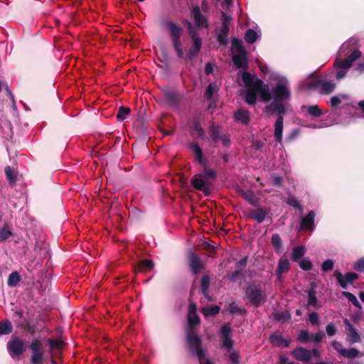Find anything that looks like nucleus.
I'll return each mask as SVG.
<instances>
[{
  "mask_svg": "<svg viewBox=\"0 0 364 364\" xmlns=\"http://www.w3.org/2000/svg\"><path fill=\"white\" fill-rule=\"evenodd\" d=\"M318 85L321 87V93L323 95H329L333 92L336 87L335 83L331 81L318 80L315 83L311 85V88L316 87Z\"/></svg>",
  "mask_w": 364,
  "mask_h": 364,
  "instance_id": "obj_18",
  "label": "nucleus"
},
{
  "mask_svg": "<svg viewBox=\"0 0 364 364\" xmlns=\"http://www.w3.org/2000/svg\"><path fill=\"white\" fill-rule=\"evenodd\" d=\"M274 318L279 322H286L291 318V314L287 311H278L274 314Z\"/></svg>",
  "mask_w": 364,
  "mask_h": 364,
  "instance_id": "obj_47",
  "label": "nucleus"
},
{
  "mask_svg": "<svg viewBox=\"0 0 364 364\" xmlns=\"http://www.w3.org/2000/svg\"><path fill=\"white\" fill-rule=\"evenodd\" d=\"M233 118L235 122L245 125H248L251 120L250 112L243 108L238 109L235 111L233 114Z\"/></svg>",
  "mask_w": 364,
  "mask_h": 364,
  "instance_id": "obj_19",
  "label": "nucleus"
},
{
  "mask_svg": "<svg viewBox=\"0 0 364 364\" xmlns=\"http://www.w3.org/2000/svg\"><path fill=\"white\" fill-rule=\"evenodd\" d=\"M31 352L30 362L31 364H43L45 349L40 339L33 338L28 346Z\"/></svg>",
  "mask_w": 364,
  "mask_h": 364,
  "instance_id": "obj_5",
  "label": "nucleus"
},
{
  "mask_svg": "<svg viewBox=\"0 0 364 364\" xmlns=\"http://www.w3.org/2000/svg\"><path fill=\"white\" fill-rule=\"evenodd\" d=\"M334 265V262L332 259H326L321 264V270L323 272H328L333 269Z\"/></svg>",
  "mask_w": 364,
  "mask_h": 364,
  "instance_id": "obj_56",
  "label": "nucleus"
},
{
  "mask_svg": "<svg viewBox=\"0 0 364 364\" xmlns=\"http://www.w3.org/2000/svg\"><path fill=\"white\" fill-rule=\"evenodd\" d=\"M242 80L247 87V90H252L255 93L258 94L259 90L263 87L264 82L262 80L255 77L247 72L242 74Z\"/></svg>",
  "mask_w": 364,
  "mask_h": 364,
  "instance_id": "obj_6",
  "label": "nucleus"
},
{
  "mask_svg": "<svg viewBox=\"0 0 364 364\" xmlns=\"http://www.w3.org/2000/svg\"><path fill=\"white\" fill-rule=\"evenodd\" d=\"M302 109H306L308 114L315 118L319 117L323 114L321 109L317 105L303 106Z\"/></svg>",
  "mask_w": 364,
  "mask_h": 364,
  "instance_id": "obj_41",
  "label": "nucleus"
},
{
  "mask_svg": "<svg viewBox=\"0 0 364 364\" xmlns=\"http://www.w3.org/2000/svg\"><path fill=\"white\" fill-rule=\"evenodd\" d=\"M47 343L50 346L49 354L50 355L51 357L53 356L54 350L60 351L63 349L64 345V342L60 339L48 338L47 340Z\"/></svg>",
  "mask_w": 364,
  "mask_h": 364,
  "instance_id": "obj_31",
  "label": "nucleus"
},
{
  "mask_svg": "<svg viewBox=\"0 0 364 364\" xmlns=\"http://www.w3.org/2000/svg\"><path fill=\"white\" fill-rule=\"evenodd\" d=\"M200 323V317L198 314L188 315V325L186 332H196V326Z\"/></svg>",
  "mask_w": 364,
  "mask_h": 364,
  "instance_id": "obj_29",
  "label": "nucleus"
},
{
  "mask_svg": "<svg viewBox=\"0 0 364 364\" xmlns=\"http://www.w3.org/2000/svg\"><path fill=\"white\" fill-rule=\"evenodd\" d=\"M13 331V326L10 321L4 320L0 321V336L8 335Z\"/></svg>",
  "mask_w": 364,
  "mask_h": 364,
  "instance_id": "obj_38",
  "label": "nucleus"
},
{
  "mask_svg": "<svg viewBox=\"0 0 364 364\" xmlns=\"http://www.w3.org/2000/svg\"><path fill=\"white\" fill-rule=\"evenodd\" d=\"M258 38V35L257 32L252 28H249L247 30L245 34V40L246 43L252 44L255 43Z\"/></svg>",
  "mask_w": 364,
  "mask_h": 364,
  "instance_id": "obj_43",
  "label": "nucleus"
},
{
  "mask_svg": "<svg viewBox=\"0 0 364 364\" xmlns=\"http://www.w3.org/2000/svg\"><path fill=\"white\" fill-rule=\"evenodd\" d=\"M315 215L314 211H309L307 215L301 219L300 223L301 228L312 230L314 228Z\"/></svg>",
  "mask_w": 364,
  "mask_h": 364,
  "instance_id": "obj_22",
  "label": "nucleus"
},
{
  "mask_svg": "<svg viewBox=\"0 0 364 364\" xmlns=\"http://www.w3.org/2000/svg\"><path fill=\"white\" fill-rule=\"evenodd\" d=\"M291 355L297 360L308 363L311 360V352L304 348L297 347L291 351Z\"/></svg>",
  "mask_w": 364,
  "mask_h": 364,
  "instance_id": "obj_14",
  "label": "nucleus"
},
{
  "mask_svg": "<svg viewBox=\"0 0 364 364\" xmlns=\"http://www.w3.org/2000/svg\"><path fill=\"white\" fill-rule=\"evenodd\" d=\"M267 214V210L258 206L256 209L250 210L248 216L250 218L256 220L258 223H262L264 220Z\"/></svg>",
  "mask_w": 364,
  "mask_h": 364,
  "instance_id": "obj_23",
  "label": "nucleus"
},
{
  "mask_svg": "<svg viewBox=\"0 0 364 364\" xmlns=\"http://www.w3.org/2000/svg\"><path fill=\"white\" fill-rule=\"evenodd\" d=\"M353 269L356 271L364 272V257L359 259L354 264Z\"/></svg>",
  "mask_w": 364,
  "mask_h": 364,
  "instance_id": "obj_61",
  "label": "nucleus"
},
{
  "mask_svg": "<svg viewBox=\"0 0 364 364\" xmlns=\"http://www.w3.org/2000/svg\"><path fill=\"white\" fill-rule=\"evenodd\" d=\"M191 14L194 19V23L198 28H208V22L206 16L201 14L200 6H194L192 9Z\"/></svg>",
  "mask_w": 364,
  "mask_h": 364,
  "instance_id": "obj_12",
  "label": "nucleus"
},
{
  "mask_svg": "<svg viewBox=\"0 0 364 364\" xmlns=\"http://www.w3.org/2000/svg\"><path fill=\"white\" fill-rule=\"evenodd\" d=\"M209 135L214 143H217L224 134L221 132V127L213 122L208 128Z\"/></svg>",
  "mask_w": 364,
  "mask_h": 364,
  "instance_id": "obj_26",
  "label": "nucleus"
},
{
  "mask_svg": "<svg viewBox=\"0 0 364 364\" xmlns=\"http://www.w3.org/2000/svg\"><path fill=\"white\" fill-rule=\"evenodd\" d=\"M220 308L218 306H206L202 309V314L205 316H214L220 312Z\"/></svg>",
  "mask_w": 364,
  "mask_h": 364,
  "instance_id": "obj_45",
  "label": "nucleus"
},
{
  "mask_svg": "<svg viewBox=\"0 0 364 364\" xmlns=\"http://www.w3.org/2000/svg\"><path fill=\"white\" fill-rule=\"evenodd\" d=\"M230 27L227 25H222L219 34L218 35V41L221 46H226L228 43V36Z\"/></svg>",
  "mask_w": 364,
  "mask_h": 364,
  "instance_id": "obj_32",
  "label": "nucleus"
},
{
  "mask_svg": "<svg viewBox=\"0 0 364 364\" xmlns=\"http://www.w3.org/2000/svg\"><path fill=\"white\" fill-rule=\"evenodd\" d=\"M220 336L223 339V345L228 349L232 348L233 346V341L232 339V328L229 323L223 325L220 328Z\"/></svg>",
  "mask_w": 364,
  "mask_h": 364,
  "instance_id": "obj_11",
  "label": "nucleus"
},
{
  "mask_svg": "<svg viewBox=\"0 0 364 364\" xmlns=\"http://www.w3.org/2000/svg\"><path fill=\"white\" fill-rule=\"evenodd\" d=\"M218 90V87L216 83H210L206 89L205 97L207 100H211L213 97L214 92H217Z\"/></svg>",
  "mask_w": 364,
  "mask_h": 364,
  "instance_id": "obj_50",
  "label": "nucleus"
},
{
  "mask_svg": "<svg viewBox=\"0 0 364 364\" xmlns=\"http://www.w3.org/2000/svg\"><path fill=\"white\" fill-rule=\"evenodd\" d=\"M259 95L262 98V100L265 102H269L272 99V94L269 92V85L267 84H264L263 87L259 90Z\"/></svg>",
  "mask_w": 364,
  "mask_h": 364,
  "instance_id": "obj_40",
  "label": "nucleus"
},
{
  "mask_svg": "<svg viewBox=\"0 0 364 364\" xmlns=\"http://www.w3.org/2000/svg\"><path fill=\"white\" fill-rule=\"evenodd\" d=\"M287 203L294 208H296L299 210L302 209V206L300 205L299 202L297 200V199L295 197H294L292 196H291L288 198Z\"/></svg>",
  "mask_w": 364,
  "mask_h": 364,
  "instance_id": "obj_57",
  "label": "nucleus"
},
{
  "mask_svg": "<svg viewBox=\"0 0 364 364\" xmlns=\"http://www.w3.org/2000/svg\"><path fill=\"white\" fill-rule=\"evenodd\" d=\"M245 295L254 307H259L267 301V294L259 284H250L245 289Z\"/></svg>",
  "mask_w": 364,
  "mask_h": 364,
  "instance_id": "obj_3",
  "label": "nucleus"
},
{
  "mask_svg": "<svg viewBox=\"0 0 364 364\" xmlns=\"http://www.w3.org/2000/svg\"><path fill=\"white\" fill-rule=\"evenodd\" d=\"M326 331L328 336H334L336 333V328L334 323H328L326 327Z\"/></svg>",
  "mask_w": 364,
  "mask_h": 364,
  "instance_id": "obj_63",
  "label": "nucleus"
},
{
  "mask_svg": "<svg viewBox=\"0 0 364 364\" xmlns=\"http://www.w3.org/2000/svg\"><path fill=\"white\" fill-rule=\"evenodd\" d=\"M163 95L167 104L175 107H179V102L182 99V95L178 92L166 89L163 91Z\"/></svg>",
  "mask_w": 364,
  "mask_h": 364,
  "instance_id": "obj_13",
  "label": "nucleus"
},
{
  "mask_svg": "<svg viewBox=\"0 0 364 364\" xmlns=\"http://www.w3.org/2000/svg\"><path fill=\"white\" fill-rule=\"evenodd\" d=\"M290 269V263L289 261L286 258H281L279 260L277 269L276 271V276L278 279H281L282 277V274L284 273H287Z\"/></svg>",
  "mask_w": 364,
  "mask_h": 364,
  "instance_id": "obj_24",
  "label": "nucleus"
},
{
  "mask_svg": "<svg viewBox=\"0 0 364 364\" xmlns=\"http://www.w3.org/2000/svg\"><path fill=\"white\" fill-rule=\"evenodd\" d=\"M269 341L279 348H287L291 343V340L284 338L280 331L272 333L269 336Z\"/></svg>",
  "mask_w": 364,
  "mask_h": 364,
  "instance_id": "obj_16",
  "label": "nucleus"
},
{
  "mask_svg": "<svg viewBox=\"0 0 364 364\" xmlns=\"http://www.w3.org/2000/svg\"><path fill=\"white\" fill-rule=\"evenodd\" d=\"M188 265L194 274H197L203 269L202 260L197 254L191 252L188 255Z\"/></svg>",
  "mask_w": 364,
  "mask_h": 364,
  "instance_id": "obj_15",
  "label": "nucleus"
},
{
  "mask_svg": "<svg viewBox=\"0 0 364 364\" xmlns=\"http://www.w3.org/2000/svg\"><path fill=\"white\" fill-rule=\"evenodd\" d=\"M164 25L169 33L172 47L176 52V56L179 59H184L185 57H186L189 60H193L198 55L202 47V38L198 36L197 32L193 27L188 29L193 44L191 48H190L185 54L181 41L183 28L172 21H166L164 23Z\"/></svg>",
  "mask_w": 364,
  "mask_h": 364,
  "instance_id": "obj_1",
  "label": "nucleus"
},
{
  "mask_svg": "<svg viewBox=\"0 0 364 364\" xmlns=\"http://www.w3.org/2000/svg\"><path fill=\"white\" fill-rule=\"evenodd\" d=\"M297 340L301 343H307L311 340V337L307 331L301 330L298 335Z\"/></svg>",
  "mask_w": 364,
  "mask_h": 364,
  "instance_id": "obj_53",
  "label": "nucleus"
},
{
  "mask_svg": "<svg viewBox=\"0 0 364 364\" xmlns=\"http://www.w3.org/2000/svg\"><path fill=\"white\" fill-rule=\"evenodd\" d=\"M193 129L196 131L197 134L199 137L201 139H203L205 136V132L203 128L201 127L200 124L198 122H196L193 125Z\"/></svg>",
  "mask_w": 364,
  "mask_h": 364,
  "instance_id": "obj_64",
  "label": "nucleus"
},
{
  "mask_svg": "<svg viewBox=\"0 0 364 364\" xmlns=\"http://www.w3.org/2000/svg\"><path fill=\"white\" fill-rule=\"evenodd\" d=\"M341 355L344 358L353 360L357 357L364 356V353L360 352L357 348H350L348 349L344 348L343 350H341Z\"/></svg>",
  "mask_w": 364,
  "mask_h": 364,
  "instance_id": "obj_30",
  "label": "nucleus"
},
{
  "mask_svg": "<svg viewBox=\"0 0 364 364\" xmlns=\"http://www.w3.org/2000/svg\"><path fill=\"white\" fill-rule=\"evenodd\" d=\"M131 112V109L127 107L121 106L119 107L117 114V119L118 121H123L126 119V117Z\"/></svg>",
  "mask_w": 364,
  "mask_h": 364,
  "instance_id": "obj_48",
  "label": "nucleus"
},
{
  "mask_svg": "<svg viewBox=\"0 0 364 364\" xmlns=\"http://www.w3.org/2000/svg\"><path fill=\"white\" fill-rule=\"evenodd\" d=\"M267 111L271 110L272 112H276L277 117H283L286 112V108L280 102L273 101L269 105L265 107Z\"/></svg>",
  "mask_w": 364,
  "mask_h": 364,
  "instance_id": "obj_27",
  "label": "nucleus"
},
{
  "mask_svg": "<svg viewBox=\"0 0 364 364\" xmlns=\"http://www.w3.org/2000/svg\"><path fill=\"white\" fill-rule=\"evenodd\" d=\"M229 358L232 364H240V353L237 350H233L229 354Z\"/></svg>",
  "mask_w": 364,
  "mask_h": 364,
  "instance_id": "obj_60",
  "label": "nucleus"
},
{
  "mask_svg": "<svg viewBox=\"0 0 364 364\" xmlns=\"http://www.w3.org/2000/svg\"><path fill=\"white\" fill-rule=\"evenodd\" d=\"M6 176L11 184H14L16 181V176L15 175L14 170L9 166H7L4 168Z\"/></svg>",
  "mask_w": 364,
  "mask_h": 364,
  "instance_id": "obj_51",
  "label": "nucleus"
},
{
  "mask_svg": "<svg viewBox=\"0 0 364 364\" xmlns=\"http://www.w3.org/2000/svg\"><path fill=\"white\" fill-rule=\"evenodd\" d=\"M232 60L235 66L237 68L246 70L248 66L247 52L242 53H233Z\"/></svg>",
  "mask_w": 364,
  "mask_h": 364,
  "instance_id": "obj_20",
  "label": "nucleus"
},
{
  "mask_svg": "<svg viewBox=\"0 0 364 364\" xmlns=\"http://www.w3.org/2000/svg\"><path fill=\"white\" fill-rule=\"evenodd\" d=\"M6 348L12 358L21 357L26 350L24 341L15 336H12L7 342Z\"/></svg>",
  "mask_w": 364,
  "mask_h": 364,
  "instance_id": "obj_4",
  "label": "nucleus"
},
{
  "mask_svg": "<svg viewBox=\"0 0 364 364\" xmlns=\"http://www.w3.org/2000/svg\"><path fill=\"white\" fill-rule=\"evenodd\" d=\"M238 194L250 204L255 207L259 206V198L255 194L252 190L245 191L239 188L237 190Z\"/></svg>",
  "mask_w": 364,
  "mask_h": 364,
  "instance_id": "obj_17",
  "label": "nucleus"
},
{
  "mask_svg": "<svg viewBox=\"0 0 364 364\" xmlns=\"http://www.w3.org/2000/svg\"><path fill=\"white\" fill-rule=\"evenodd\" d=\"M230 313L231 314H240L243 316L247 314V311L245 309L240 308L235 303L232 302L230 304Z\"/></svg>",
  "mask_w": 364,
  "mask_h": 364,
  "instance_id": "obj_52",
  "label": "nucleus"
},
{
  "mask_svg": "<svg viewBox=\"0 0 364 364\" xmlns=\"http://www.w3.org/2000/svg\"><path fill=\"white\" fill-rule=\"evenodd\" d=\"M187 147L193 154L196 162L200 165H205V162H208L207 157L204 156L202 149L197 142H189Z\"/></svg>",
  "mask_w": 364,
  "mask_h": 364,
  "instance_id": "obj_10",
  "label": "nucleus"
},
{
  "mask_svg": "<svg viewBox=\"0 0 364 364\" xmlns=\"http://www.w3.org/2000/svg\"><path fill=\"white\" fill-rule=\"evenodd\" d=\"M244 277V274L242 273V271L240 269H236L233 271L230 275H229V279L231 282H236L240 279H242Z\"/></svg>",
  "mask_w": 364,
  "mask_h": 364,
  "instance_id": "obj_54",
  "label": "nucleus"
},
{
  "mask_svg": "<svg viewBox=\"0 0 364 364\" xmlns=\"http://www.w3.org/2000/svg\"><path fill=\"white\" fill-rule=\"evenodd\" d=\"M347 339L350 344L361 341L360 336L357 330L350 323H348Z\"/></svg>",
  "mask_w": 364,
  "mask_h": 364,
  "instance_id": "obj_28",
  "label": "nucleus"
},
{
  "mask_svg": "<svg viewBox=\"0 0 364 364\" xmlns=\"http://www.w3.org/2000/svg\"><path fill=\"white\" fill-rule=\"evenodd\" d=\"M299 262V267L304 271H309L313 267L312 262L307 258H304Z\"/></svg>",
  "mask_w": 364,
  "mask_h": 364,
  "instance_id": "obj_55",
  "label": "nucleus"
},
{
  "mask_svg": "<svg viewBox=\"0 0 364 364\" xmlns=\"http://www.w3.org/2000/svg\"><path fill=\"white\" fill-rule=\"evenodd\" d=\"M354 61L351 60L348 57L343 60H341L338 63V67L343 69L349 68Z\"/></svg>",
  "mask_w": 364,
  "mask_h": 364,
  "instance_id": "obj_58",
  "label": "nucleus"
},
{
  "mask_svg": "<svg viewBox=\"0 0 364 364\" xmlns=\"http://www.w3.org/2000/svg\"><path fill=\"white\" fill-rule=\"evenodd\" d=\"M342 294L346 298H347L355 307H357L358 309H361L362 308L361 304H360V302L358 301V299L356 298V296L353 294H352V293H350L349 291H343Z\"/></svg>",
  "mask_w": 364,
  "mask_h": 364,
  "instance_id": "obj_49",
  "label": "nucleus"
},
{
  "mask_svg": "<svg viewBox=\"0 0 364 364\" xmlns=\"http://www.w3.org/2000/svg\"><path fill=\"white\" fill-rule=\"evenodd\" d=\"M354 61L351 60L348 57L343 60H341L338 63V67L343 69L349 68Z\"/></svg>",
  "mask_w": 364,
  "mask_h": 364,
  "instance_id": "obj_59",
  "label": "nucleus"
},
{
  "mask_svg": "<svg viewBox=\"0 0 364 364\" xmlns=\"http://www.w3.org/2000/svg\"><path fill=\"white\" fill-rule=\"evenodd\" d=\"M300 130L299 129H293L287 136L286 140L291 142L295 140L299 135Z\"/></svg>",
  "mask_w": 364,
  "mask_h": 364,
  "instance_id": "obj_62",
  "label": "nucleus"
},
{
  "mask_svg": "<svg viewBox=\"0 0 364 364\" xmlns=\"http://www.w3.org/2000/svg\"><path fill=\"white\" fill-rule=\"evenodd\" d=\"M12 235L11 228L7 224H5L3 228H0V242L5 241Z\"/></svg>",
  "mask_w": 364,
  "mask_h": 364,
  "instance_id": "obj_42",
  "label": "nucleus"
},
{
  "mask_svg": "<svg viewBox=\"0 0 364 364\" xmlns=\"http://www.w3.org/2000/svg\"><path fill=\"white\" fill-rule=\"evenodd\" d=\"M311 289L307 291L308 294V301L307 304L309 306H312L316 309H318L320 308V305L318 304V301L316 297V291L315 290L316 289V284L314 282H311L310 284Z\"/></svg>",
  "mask_w": 364,
  "mask_h": 364,
  "instance_id": "obj_21",
  "label": "nucleus"
},
{
  "mask_svg": "<svg viewBox=\"0 0 364 364\" xmlns=\"http://www.w3.org/2000/svg\"><path fill=\"white\" fill-rule=\"evenodd\" d=\"M21 277L18 272H11L8 278L7 284L9 287H16L20 282Z\"/></svg>",
  "mask_w": 364,
  "mask_h": 364,
  "instance_id": "obj_44",
  "label": "nucleus"
},
{
  "mask_svg": "<svg viewBox=\"0 0 364 364\" xmlns=\"http://www.w3.org/2000/svg\"><path fill=\"white\" fill-rule=\"evenodd\" d=\"M333 275L340 287L344 289H347L348 284H352L355 280L359 278L357 273L347 272L345 275H343L339 270H336Z\"/></svg>",
  "mask_w": 364,
  "mask_h": 364,
  "instance_id": "obj_8",
  "label": "nucleus"
},
{
  "mask_svg": "<svg viewBox=\"0 0 364 364\" xmlns=\"http://www.w3.org/2000/svg\"><path fill=\"white\" fill-rule=\"evenodd\" d=\"M203 167V173H201L202 176L206 180H214L216 178V172L212 169L208 168V162H205V165H200Z\"/></svg>",
  "mask_w": 364,
  "mask_h": 364,
  "instance_id": "obj_39",
  "label": "nucleus"
},
{
  "mask_svg": "<svg viewBox=\"0 0 364 364\" xmlns=\"http://www.w3.org/2000/svg\"><path fill=\"white\" fill-rule=\"evenodd\" d=\"M209 286L210 277L208 275H203L201 278L200 291L205 298L211 300L208 294Z\"/></svg>",
  "mask_w": 364,
  "mask_h": 364,
  "instance_id": "obj_33",
  "label": "nucleus"
},
{
  "mask_svg": "<svg viewBox=\"0 0 364 364\" xmlns=\"http://www.w3.org/2000/svg\"><path fill=\"white\" fill-rule=\"evenodd\" d=\"M235 51H237L238 53L247 52L242 41L236 37L232 38V39L231 52L234 53Z\"/></svg>",
  "mask_w": 364,
  "mask_h": 364,
  "instance_id": "obj_35",
  "label": "nucleus"
},
{
  "mask_svg": "<svg viewBox=\"0 0 364 364\" xmlns=\"http://www.w3.org/2000/svg\"><path fill=\"white\" fill-rule=\"evenodd\" d=\"M245 99L248 105H255L257 102V94L252 90H247Z\"/></svg>",
  "mask_w": 364,
  "mask_h": 364,
  "instance_id": "obj_46",
  "label": "nucleus"
},
{
  "mask_svg": "<svg viewBox=\"0 0 364 364\" xmlns=\"http://www.w3.org/2000/svg\"><path fill=\"white\" fill-rule=\"evenodd\" d=\"M306 253V248L304 246L295 247L292 250L291 259L293 262H297L303 257Z\"/></svg>",
  "mask_w": 364,
  "mask_h": 364,
  "instance_id": "obj_36",
  "label": "nucleus"
},
{
  "mask_svg": "<svg viewBox=\"0 0 364 364\" xmlns=\"http://www.w3.org/2000/svg\"><path fill=\"white\" fill-rule=\"evenodd\" d=\"M185 342L190 353L196 356L198 360L203 358L207 350L203 348L202 338L196 332H186Z\"/></svg>",
  "mask_w": 364,
  "mask_h": 364,
  "instance_id": "obj_2",
  "label": "nucleus"
},
{
  "mask_svg": "<svg viewBox=\"0 0 364 364\" xmlns=\"http://www.w3.org/2000/svg\"><path fill=\"white\" fill-rule=\"evenodd\" d=\"M272 93L274 97L273 101H285L290 97V91L286 83L279 82L272 87Z\"/></svg>",
  "mask_w": 364,
  "mask_h": 364,
  "instance_id": "obj_7",
  "label": "nucleus"
},
{
  "mask_svg": "<svg viewBox=\"0 0 364 364\" xmlns=\"http://www.w3.org/2000/svg\"><path fill=\"white\" fill-rule=\"evenodd\" d=\"M154 267V263L151 259H144L140 261L137 265L136 271L147 272L151 271Z\"/></svg>",
  "mask_w": 364,
  "mask_h": 364,
  "instance_id": "obj_34",
  "label": "nucleus"
},
{
  "mask_svg": "<svg viewBox=\"0 0 364 364\" xmlns=\"http://www.w3.org/2000/svg\"><path fill=\"white\" fill-rule=\"evenodd\" d=\"M283 124L284 117H277L274 124V136L275 138L276 141L278 143H281L282 141Z\"/></svg>",
  "mask_w": 364,
  "mask_h": 364,
  "instance_id": "obj_25",
  "label": "nucleus"
},
{
  "mask_svg": "<svg viewBox=\"0 0 364 364\" xmlns=\"http://www.w3.org/2000/svg\"><path fill=\"white\" fill-rule=\"evenodd\" d=\"M271 242L274 247V251L277 253H280L282 247V240L280 235L277 233H274L272 235Z\"/></svg>",
  "mask_w": 364,
  "mask_h": 364,
  "instance_id": "obj_37",
  "label": "nucleus"
},
{
  "mask_svg": "<svg viewBox=\"0 0 364 364\" xmlns=\"http://www.w3.org/2000/svg\"><path fill=\"white\" fill-rule=\"evenodd\" d=\"M191 186L196 190L203 191L205 196H210V188L207 185V181L202 176V174L194 175L191 179Z\"/></svg>",
  "mask_w": 364,
  "mask_h": 364,
  "instance_id": "obj_9",
  "label": "nucleus"
}]
</instances>
